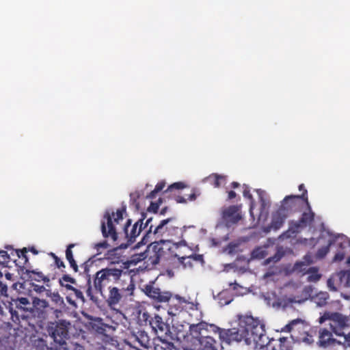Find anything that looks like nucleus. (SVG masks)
I'll return each instance as SVG.
<instances>
[{"label": "nucleus", "instance_id": "nucleus-1", "mask_svg": "<svg viewBox=\"0 0 350 350\" xmlns=\"http://www.w3.org/2000/svg\"><path fill=\"white\" fill-rule=\"evenodd\" d=\"M239 322V319H237ZM218 334L221 342H241V326L230 329L220 328L215 324L201 321L189 325L183 338L184 350H218L219 343L211 336Z\"/></svg>", "mask_w": 350, "mask_h": 350}, {"label": "nucleus", "instance_id": "nucleus-2", "mask_svg": "<svg viewBox=\"0 0 350 350\" xmlns=\"http://www.w3.org/2000/svg\"><path fill=\"white\" fill-rule=\"evenodd\" d=\"M329 321L331 332L326 328H321L319 331L317 344L321 347L342 345L350 347V326L347 317L338 312H325L319 319L321 324Z\"/></svg>", "mask_w": 350, "mask_h": 350}, {"label": "nucleus", "instance_id": "nucleus-3", "mask_svg": "<svg viewBox=\"0 0 350 350\" xmlns=\"http://www.w3.org/2000/svg\"><path fill=\"white\" fill-rule=\"evenodd\" d=\"M241 326V341L256 348L265 350H279L278 339H269L265 334V325L251 315H238Z\"/></svg>", "mask_w": 350, "mask_h": 350}, {"label": "nucleus", "instance_id": "nucleus-4", "mask_svg": "<svg viewBox=\"0 0 350 350\" xmlns=\"http://www.w3.org/2000/svg\"><path fill=\"white\" fill-rule=\"evenodd\" d=\"M132 280L127 271L120 267H107L97 271L94 278V287L96 293L103 294L107 288Z\"/></svg>", "mask_w": 350, "mask_h": 350}, {"label": "nucleus", "instance_id": "nucleus-5", "mask_svg": "<svg viewBox=\"0 0 350 350\" xmlns=\"http://www.w3.org/2000/svg\"><path fill=\"white\" fill-rule=\"evenodd\" d=\"M124 213H126V206L117 209L116 212L111 210H107L105 212L100 224V230L104 238L109 239L113 242L118 240L116 226L123 221Z\"/></svg>", "mask_w": 350, "mask_h": 350}, {"label": "nucleus", "instance_id": "nucleus-6", "mask_svg": "<svg viewBox=\"0 0 350 350\" xmlns=\"http://www.w3.org/2000/svg\"><path fill=\"white\" fill-rule=\"evenodd\" d=\"M70 326V323L66 320L49 323L47 332L54 342L51 349L54 350L66 349L67 340L69 338Z\"/></svg>", "mask_w": 350, "mask_h": 350}, {"label": "nucleus", "instance_id": "nucleus-7", "mask_svg": "<svg viewBox=\"0 0 350 350\" xmlns=\"http://www.w3.org/2000/svg\"><path fill=\"white\" fill-rule=\"evenodd\" d=\"M282 331L292 332V338L295 342H303L310 345L314 341L316 331L305 324L301 319H295L287 324Z\"/></svg>", "mask_w": 350, "mask_h": 350}, {"label": "nucleus", "instance_id": "nucleus-8", "mask_svg": "<svg viewBox=\"0 0 350 350\" xmlns=\"http://www.w3.org/2000/svg\"><path fill=\"white\" fill-rule=\"evenodd\" d=\"M138 320L142 325H149L157 337H166L170 334L169 324L164 321L163 318L157 314H150L146 310H140L138 314Z\"/></svg>", "mask_w": 350, "mask_h": 350}, {"label": "nucleus", "instance_id": "nucleus-9", "mask_svg": "<svg viewBox=\"0 0 350 350\" xmlns=\"http://www.w3.org/2000/svg\"><path fill=\"white\" fill-rule=\"evenodd\" d=\"M108 295L106 297V301L108 306L113 308L120 304L124 295H131L135 289V284L133 280L126 282L107 288Z\"/></svg>", "mask_w": 350, "mask_h": 350}, {"label": "nucleus", "instance_id": "nucleus-10", "mask_svg": "<svg viewBox=\"0 0 350 350\" xmlns=\"http://www.w3.org/2000/svg\"><path fill=\"white\" fill-rule=\"evenodd\" d=\"M145 215H142V218L139 219L133 225H131L132 220L128 219L123 227L124 238L126 240V245L133 243L136 241V238L140 234L143 229L148 228L154 218H148L145 223L144 220Z\"/></svg>", "mask_w": 350, "mask_h": 350}, {"label": "nucleus", "instance_id": "nucleus-11", "mask_svg": "<svg viewBox=\"0 0 350 350\" xmlns=\"http://www.w3.org/2000/svg\"><path fill=\"white\" fill-rule=\"evenodd\" d=\"M306 204L307 205L308 211L304 212L298 221H291L288 230L282 234V237L290 238L293 236H295L301 229L308 226H310L314 222L315 214L312 211L308 200L306 202Z\"/></svg>", "mask_w": 350, "mask_h": 350}, {"label": "nucleus", "instance_id": "nucleus-12", "mask_svg": "<svg viewBox=\"0 0 350 350\" xmlns=\"http://www.w3.org/2000/svg\"><path fill=\"white\" fill-rule=\"evenodd\" d=\"M169 249L168 243L165 241L152 243L145 250L146 262L152 266L159 264L161 260L166 258L167 250Z\"/></svg>", "mask_w": 350, "mask_h": 350}, {"label": "nucleus", "instance_id": "nucleus-13", "mask_svg": "<svg viewBox=\"0 0 350 350\" xmlns=\"http://www.w3.org/2000/svg\"><path fill=\"white\" fill-rule=\"evenodd\" d=\"M308 191L304 189V192L301 195H290L286 196L281 202V205L278 208L282 212L288 216L290 213L296 211L298 207V202L300 200L305 202L308 200Z\"/></svg>", "mask_w": 350, "mask_h": 350}, {"label": "nucleus", "instance_id": "nucleus-14", "mask_svg": "<svg viewBox=\"0 0 350 350\" xmlns=\"http://www.w3.org/2000/svg\"><path fill=\"white\" fill-rule=\"evenodd\" d=\"M221 219L227 227H231L242 219L241 206L231 205L224 208L221 212Z\"/></svg>", "mask_w": 350, "mask_h": 350}, {"label": "nucleus", "instance_id": "nucleus-15", "mask_svg": "<svg viewBox=\"0 0 350 350\" xmlns=\"http://www.w3.org/2000/svg\"><path fill=\"white\" fill-rule=\"evenodd\" d=\"M163 302H167V313L172 317L180 314L187 304L183 297L173 295L170 292L168 293L166 299Z\"/></svg>", "mask_w": 350, "mask_h": 350}, {"label": "nucleus", "instance_id": "nucleus-16", "mask_svg": "<svg viewBox=\"0 0 350 350\" xmlns=\"http://www.w3.org/2000/svg\"><path fill=\"white\" fill-rule=\"evenodd\" d=\"M144 291L145 294L150 298L157 302H163L168 295V291H161L160 288L154 286L152 284H147L144 286Z\"/></svg>", "mask_w": 350, "mask_h": 350}, {"label": "nucleus", "instance_id": "nucleus-17", "mask_svg": "<svg viewBox=\"0 0 350 350\" xmlns=\"http://www.w3.org/2000/svg\"><path fill=\"white\" fill-rule=\"evenodd\" d=\"M185 228V226H183L180 221H178V223L175 225V227L171 228L170 232L167 235V237H170V239L167 241H165L169 244L168 242H174L177 239L178 240V243L180 245H186V241L182 239Z\"/></svg>", "mask_w": 350, "mask_h": 350}, {"label": "nucleus", "instance_id": "nucleus-18", "mask_svg": "<svg viewBox=\"0 0 350 350\" xmlns=\"http://www.w3.org/2000/svg\"><path fill=\"white\" fill-rule=\"evenodd\" d=\"M167 222L168 221L167 220L163 219L153 229L154 225L152 224V221L148 226V229L146 231V236L149 237L151 234H153L154 236L157 237V238L163 237L164 235L167 236L166 224L167 225Z\"/></svg>", "mask_w": 350, "mask_h": 350}, {"label": "nucleus", "instance_id": "nucleus-19", "mask_svg": "<svg viewBox=\"0 0 350 350\" xmlns=\"http://www.w3.org/2000/svg\"><path fill=\"white\" fill-rule=\"evenodd\" d=\"M288 215H286L284 211L279 208L273 213L272 219L270 225L267 227L269 230L273 229L277 230L280 229L284 224L285 219Z\"/></svg>", "mask_w": 350, "mask_h": 350}, {"label": "nucleus", "instance_id": "nucleus-20", "mask_svg": "<svg viewBox=\"0 0 350 350\" xmlns=\"http://www.w3.org/2000/svg\"><path fill=\"white\" fill-rule=\"evenodd\" d=\"M21 314H17L18 319H19V317L21 318V319L27 323V324L31 327L32 329H35L36 324H37V320L35 317V311L34 310H25L24 309L21 308Z\"/></svg>", "mask_w": 350, "mask_h": 350}, {"label": "nucleus", "instance_id": "nucleus-21", "mask_svg": "<svg viewBox=\"0 0 350 350\" xmlns=\"http://www.w3.org/2000/svg\"><path fill=\"white\" fill-rule=\"evenodd\" d=\"M26 273L28 275V278L30 280L36 281L38 282H43L47 286H49L50 278L48 275H44L42 272L37 271L36 270H29L26 271Z\"/></svg>", "mask_w": 350, "mask_h": 350}, {"label": "nucleus", "instance_id": "nucleus-22", "mask_svg": "<svg viewBox=\"0 0 350 350\" xmlns=\"http://www.w3.org/2000/svg\"><path fill=\"white\" fill-rule=\"evenodd\" d=\"M28 252H31L34 255H37L39 253V252L36 250V248L34 246L23 247L21 250H15L16 256L23 261V267L29 263V258L27 256V253Z\"/></svg>", "mask_w": 350, "mask_h": 350}, {"label": "nucleus", "instance_id": "nucleus-23", "mask_svg": "<svg viewBox=\"0 0 350 350\" xmlns=\"http://www.w3.org/2000/svg\"><path fill=\"white\" fill-rule=\"evenodd\" d=\"M135 340L139 344L146 349L150 346V340L148 334L145 331H138L135 335Z\"/></svg>", "mask_w": 350, "mask_h": 350}, {"label": "nucleus", "instance_id": "nucleus-24", "mask_svg": "<svg viewBox=\"0 0 350 350\" xmlns=\"http://www.w3.org/2000/svg\"><path fill=\"white\" fill-rule=\"evenodd\" d=\"M7 250H11L10 254H8L7 251L0 250V262L1 263H8L10 260L16 261L15 258H12V256H16L15 250L12 246H6L5 247Z\"/></svg>", "mask_w": 350, "mask_h": 350}, {"label": "nucleus", "instance_id": "nucleus-25", "mask_svg": "<svg viewBox=\"0 0 350 350\" xmlns=\"http://www.w3.org/2000/svg\"><path fill=\"white\" fill-rule=\"evenodd\" d=\"M292 340L295 341V339L292 338V334L291 337H280L278 339L279 342V350H292L293 342Z\"/></svg>", "mask_w": 350, "mask_h": 350}, {"label": "nucleus", "instance_id": "nucleus-26", "mask_svg": "<svg viewBox=\"0 0 350 350\" xmlns=\"http://www.w3.org/2000/svg\"><path fill=\"white\" fill-rule=\"evenodd\" d=\"M340 286L345 289H349L350 292V272L340 271L338 273Z\"/></svg>", "mask_w": 350, "mask_h": 350}, {"label": "nucleus", "instance_id": "nucleus-27", "mask_svg": "<svg viewBox=\"0 0 350 350\" xmlns=\"http://www.w3.org/2000/svg\"><path fill=\"white\" fill-rule=\"evenodd\" d=\"M306 273L308 275L307 280L310 282H316L321 278V275L319 273L318 268L315 267H310Z\"/></svg>", "mask_w": 350, "mask_h": 350}, {"label": "nucleus", "instance_id": "nucleus-28", "mask_svg": "<svg viewBox=\"0 0 350 350\" xmlns=\"http://www.w3.org/2000/svg\"><path fill=\"white\" fill-rule=\"evenodd\" d=\"M336 239V237L329 239L327 245L323 246L318 250L317 256L319 258H324L329 252L330 247L335 243Z\"/></svg>", "mask_w": 350, "mask_h": 350}, {"label": "nucleus", "instance_id": "nucleus-29", "mask_svg": "<svg viewBox=\"0 0 350 350\" xmlns=\"http://www.w3.org/2000/svg\"><path fill=\"white\" fill-rule=\"evenodd\" d=\"M329 295L327 292H320L314 297V302L319 306H323L327 304Z\"/></svg>", "mask_w": 350, "mask_h": 350}, {"label": "nucleus", "instance_id": "nucleus-30", "mask_svg": "<svg viewBox=\"0 0 350 350\" xmlns=\"http://www.w3.org/2000/svg\"><path fill=\"white\" fill-rule=\"evenodd\" d=\"M243 196L244 198H247L250 200V213L252 216H253V208L254 207V200L253 199V196L250 193V189L248 185H243Z\"/></svg>", "mask_w": 350, "mask_h": 350}, {"label": "nucleus", "instance_id": "nucleus-31", "mask_svg": "<svg viewBox=\"0 0 350 350\" xmlns=\"http://www.w3.org/2000/svg\"><path fill=\"white\" fill-rule=\"evenodd\" d=\"M224 178V177L221 175L213 174L206 177L204 180L213 185L215 187H219L220 186V180Z\"/></svg>", "mask_w": 350, "mask_h": 350}, {"label": "nucleus", "instance_id": "nucleus-32", "mask_svg": "<svg viewBox=\"0 0 350 350\" xmlns=\"http://www.w3.org/2000/svg\"><path fill=\"white\" fill-rule=\"evenodd\" d=\"M0 279L6 281L13 288H16L17 286V283L15 282V278L13 273L7 272L5 273V275L3 276L2 273L0 271Z\"/></svg>", "mask_w": 350, "mask_h": 350}, {"label": "nucleus", "instance_id": "nucleus-33", "mask_svg": "<svg viewBox=\"0 0 350 350\" xmlns=\"http://www.w3.org/2000/svg\"><path fill=\"white\" fill-rule=\"evenodd\" d=\"M49 255L53 258L55 267L59 269H61L62 272H65L64 269L66 268V265L62 260L60 259L55 253L50 252Z\"/></svg>", "mask_w": 350, "mask_h": 350}, {"label": "nucleus", "instance_id": "nucleus-34", "mask_svg": "<svg viewBox=\"0 0 350 350\" xmlns=\"http://www.w3.org/2000/svg\"><path fill=\"white\" fill-rule=\"evenodd\" d=\"M164 337H157V339L161 342V348L163 350H177L172 342L167 341Z\"/></svg>", "mask_w": 350, "mask_h": 350}, {"label": "nucleus", "instance_id": "nucleus-35", "mask_svg": "<svg viewBox=\"0 0 350 350\" xmlns=\"http://www.w3.org/2000/svg\"><path fill=\"white\" fill-rule=\"evenodd\" d=\"M165 186V181H161L158 183L154 190H152L148 196L147 198L150 199H153L155 198L156 193H159V191H162L163 188Z\"/></svg>", "mask_w": 350, "mask_h": 350}, {"label": "nucleus", "instance_id": "nucleus-36", "mask_svg": "<svg viewBox=\"0 0 350 350\" xmlns=\"http://www.w3.org/2000/svg\"><path fill=\"white\" fill-rule=\"evenodd\" d=\"M9 284L4 280H2L0 279V297H7L8 295V288Z\"/></svg>", "mask_w": 350, "mask_h": 350}, {"label": "nucleus", "instance_id": "nucleus-37", "mask_svg": "<svg viewBox=\"0 0 350 350\" xmlns=\"http://www.w3.org/2000/svg\"><path fill=\"white\" fill-rule=\"evenodd\" d=\"M161 203V198H159L157 202H151L150 206L148 207V211L157 213Z\"/></svg>", "mask_w": 350, "mask_h": 350}, {"label": "nucleus", "instance_id": "nucleus-38", "mask_svg": "<svg viewBox=\"0 0 350 350\" xmlns=\"http://www.w3.org/2000/svg\"><path fill=\"white\" fill-rule=\"evenodd\" d=\"M66 282L76 284V280L68 274H64L62 277L59 279V285H64Z\"/></svg>", "mask_w": 350, "mask_h": 350}, {"label": "nucleus", "instance_id": "nucleus-39", "mask_svg": "<svg viewBox=\"0 0 350 350\" xmlns=\"http://www.w3.org/2000/svg\"><path fill=\"white\" fill-rule=\"evenodd\" d=\"M34 346L38 350H45L48 349L46 341L42 338H38L34 341Z\"/></svg>", "mask_w": 350, "mask_h": 350}, {"label": "nucleus", "instance_id": "nucleus-40", "mask_svg": "<svg viewBox=\"0 0 350 350\" xmlns=\"http://www.w3.org/2000/svg\"><path fill=\"white\" fill-rule=\"evenodd\" d=\"M75 247V244L70 243L69 244L66 250V258L68 261H72V260H75L73 256V253L72 251V249Z\"/></svg>", "mask_w": 350, "mask_h": 350}, {"label": "nucleus", "instance_id": "nucleus-41", "mask_svg": "<svg viewBox=\"0 0 350 350\" xmlns=\"http://www.w3.org/2000/svg\"><path fill=\"white\" fill-rule=\"evenodd\" d=\"M109 244L108 243L107 241L105 240L101 242L97 243L94 245V247L96 250V251L100 254L102 252L100 251L101 249H107L109 247Z\"/></svg>", "mask_w": 350, "mask_h": 350}, {"label": "nucleus", "instance_id": "nucleus-42", "mask_svg": "<svg viewBox=\"0 0 350 350\" xmlns=\"http://www.w3.org/2000/svg\"><path fill=\"white\" fill-rule=\"evenodd\" d=\"M165 220H167L168 221L167 225L166 224L167 235L168 233L170 232L171 228H174L175 225L178 223V221L175 217L167 218Z\"/></svg>", "mask_w": 350, "mask_h": 350}, {"label": "nucleus", "instance_id": "nucleus-43", "mask_svg": "<svg viewBox=\"0 0 350 350\" xmlns=\"http://www.w3.org/2000/svg\"><path fill=\"white\" fill-rule=\"evenodd\" d=\"M186 185L182 182H177L170 185L165 192L171 191L173 189H182L185 188Z\"/></svg>", "mask_w": 350, "mask_h": 350}, {"label": "nucleus", "instance_id": "nucleus-44", "mask_svg": "<svg viewBox=\"0 0 350 350\" xmlns=\"http://www.w3.org/2000/svg\"><path fill=\"white\" fill-rule=\"evenodd\" d=\"M132 260L135 262H138L142 260L146 261V254H145V251L139 254H133L132 256Z\"/></svg>", "mask_w": 350, "mask_h": 350}, {"label": "nucleus", "instance_id": "nucleus-45", "mask_svg": "<svg viewBox=\"0 0 350 350\" xmlns=\"http://www.w3.org/2000/svg\"><path fill=\"white\" fill-rule=\"evenodd\" d=\"M259 192V200L260 202V209L261 212H262L267 207L269 206V202H267L263 197L262 192Z\"/></svg>", "mask_w": 350, "mask_h": 350}, {"label": "nucleus", "instance_id": "nucleus-46", "mask_svg": "<svg viewBox=\"0 0 350 350\" xmlns=\"http://www.w3.org/2000/svg\"><path fill=\"white\" fill-rule=\"evenodd\" d=\"M86 294H87L88 297H89L91 299H93L94 295H93V292H92V288L91 286L90 278H89L88 280Z\"/></svg>", "mask_w": 350, "mask_h": 350}, {"label": "nucleus", "instance_id": "nucleus-47", "mask_svg": "<svg viewBox=\"0 0 350 350\" xmlns=\"http://www.w3.org/2000/svg\"><path fill=\"white\" fill-rule=\"evenodd\" d=\"M345 258V253L343 252H337L334 256L333 260L335 262H340Z\"/></svg>", "mask_w": 350, "mask_h": 350}, {"label": "nucleus", "instance_id": "nucleus-48", "mask_svg": "<svg viewBox=\"0 0 350 350\" xmlns=\"http://www.w3.org/2000/svg\"><path fill=\"white\" fill-rule=\"evenodd\" d=\"M327 285L330 291H337L336 287L334 286V281L333 279L329 278L327 281Z\"/></svg>", "mask_w": 350, "mask_h": 350}, {"label": "nucleus", "instance_id": "nucleus-49", "mask_svg": "<svg viewBox=\"0 0 350 350\" xmlns=\"http://www.w3.org/2000/svg\"><path fill=\"white\" fill-rule=\"evenodd\" d=\"M72 292L75 294V295L77 299H81L82 301H84V297H83V293L80 290L75 288L74 290L72 291Z\"/></svg>", "mask_w": 350, "mask_h": 350}, {"label": "nucleus", "instance_id": "nucleus-50", "mask_svg": "<svg viewBox=\"0 0 350 350\" xmlns=\"http://www.w3.org/2000/svg\"><path fill=\"white\" fill-rule=\"evenodd\" d=\"M70 267L73 269V271L77 273L79 271V267L75 261V260H72V261H68Z\"/></svg>", "mask_w": 350, "mask_h": 350}, {"label": "nucleus", "instance_id": "nucleus-51", "mask_svg": "<svg viewBox=\"0 0 350 350\" xmlns=\"http://www.w3.org/2000/svg\"><path fill=\"white\" fill-rule=\"evenodd\" d=\"M18 300L21 304L24 305V306H26L29 304L28 299L26 297H21V298H19Z\"/></svg>", "mask_w": 350, "mask_h": 350}, {"label": "nucleus", "instance_id": "nucleus-52", "mask_svg": "<svg viewBox=\"0 0 350 350\" xmlns=\"http://www.w3.org/2000/svg\"><path fill=\"white\" fill-rule=\"evenodd\" d=\"M176 201L178 202V203H186L187 200L185 199L184 197L183 196H178L176 198Z\"/></svg>", "mask_w": 350, "mask_h": 350}, {"label": "nucleus", "instance_id": "nucleus-53", "mask_svg": "<svg viewBox=\"0 0 350 350\" xmlns=\"http://www.w3.org/2000/svg\"><path fill=\"white\" fill-rule=\"evenodd\" d=\"M196 199V194L195 190H193V192L189 195L187 200L193 201Z\"/></svg>", "mask_w": 350, "mask_h": 350}, {"label": "nucleus", "instance_id": "nucleus-54", "mask_svg": "<svg viewBox=\"0 0 350 350\" xmlns=\"http://www.w3.org/2000/svg\"><path fill=\"white\" fill-rule=\"evenodd\" d=\"M237 194L234 191H230L228 192V199L232 200L235 198Z\"/></svg>", "mask_w": 350, "mask_h": 350}, {"label": "nucleus", "instance_id": "nucleus-55", "mask_svg": "<svg viewBox=\"0 0 350 350\" xmlns=\"http://www.w3.org/2000/svg\"><path fill=\"white\" fill-rule=\"evenodd\" d=\"M62 287H64L66 290L72 291L75 288L71 284L64 283V285H60Z\"/></svg>", "mask_w": 350, "mask_h": 350}, {"label": "nucleus", "instance_id": "nucleus-56", "mask_svg": "<svg viewBox=\"0 0 350 350\" xmlns=\"http://www.w3.org/2000/svg\"><path fill=\"white\" fill-rule=\"evenodd\" d=\"M305 265L306 264L304 262H296L295 264V269H301V267Z\"/></svg>", "mask_w": 350, "mask_h": 350}, {"label": "nucleus", "instance_id": "nucleus-57", "mask_svg": "<svg viewBox=\"0 0 350 350\" xmlns=\"http://www.w3.org/2000/svg\"><path fill=\"white\" fill-rule=\"evenodd\" d=\"M239 186V183L237 182H232L231 183V187L233 189L237 188Z\"/></svg>", "mask_w": 350, "mask_h": 350}, {"label": "nucleus", "instance_id": "nucleus-58", "mask_svg": "<svg viewBox=\"0 0 350 350\" xmlns=\"http://www.w3.org/2000/svg\"><path fill=\"white\" fill-rule=\"evenodd\" d=\"M88 261L85 262L84 263H83V264L81 265V267H83V269H84V271H88Z\"/></svg>", "mask_w": 350, "mask_h": 350}, {"label": "nucleus", "instance_id": "nucleus-59", "mask_svg": "<svg viewBox=\"0 0 350 350\" xmlns=\"http://www.w3.org/2000/svg\"><path fill=\"white\" fill-rule=\"evenodd\" d=\"M167 206H165V207L163 208L161 210V211H160V214H161V215H164V214L167 212Z\"/></svg>", "mask_w": 350, "mask_h": 350}, {"label": "nucleus", "instance_id": "nucleus-60", "mask_svg": "<svg viewBox=\"0 0 350 350\" xmlns=\"http://www.w3.org/2000/svg\"><path fill=\"white\" fill-rule=\"evenodd\" d=\"M230 286H233L234 289H237V287L239 286V285L236 282H234V283H230Z\"/></svg>", "mask_w": 350, "mask_h": 350}, {"label": "nucleus", "instance_id": "nucleus-61", "mask_svg": "<svg viewBox=\"0 0 350 350\" xmlns=\"http://www.w3.org/2000/svg\"><path fill=\"white\" fill-rule=\"evenodd\" d=\"M304 189H306L304 187V184H301L299 185V191H303V193L304 192Z\"/></svg>", "mask_w": 350, "mask_h": 350}, {"label": "nucleus", "instance_id": "nucleus-62", "mask_svg": "<svg viewBox=\"0 0 350 350\" xmlns=\"http://www.w3.org/2000/svg\"><path fill=\"white\" fill-rule=\"evenodd\" d=\"M187 258V257H181V258H180V262L181 263H183H183H184V261H185Z\"/></svg>", "mask_w": 350, "mask_h": 350}, {"label": "nucleus", "instance_id": "nucleus-63", "mask_svg": "<svg viewBox=\"0 0 350 350\" xmlns=\"http://www.w3.org/2000/svg\"><path fill=\"white\" fill-rule=\"evenodd\" d=\"M290 301H291V302H298V303H300V302H301L300 301H297V300H295V298H294V299L291 298V299H290Z\"/></svg>", "mask_w": 350, "mask_h": 350}, {"label": "nucleus", "instance_id": "nucleus-64", "mask_svg": "<svg viewBox=\"0 0 350 350\" xmlns=\"http://www.w3.org/2000/svg\"><path fill=\"white\" fill-rule=\"evenodd\" d=\"M347 264L350 266V256L347 260Z\"/></svg>", "mask_w": 350, "mask_h": 350}]
</instances>
